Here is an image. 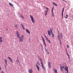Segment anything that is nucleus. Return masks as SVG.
Segmentation results:
<instances>
[{
  "label": "nucleus",
  "instance_id": "obj_1",
  "mask_svg": "<svg viewBox=\"0 0 73 73\" xmlns=\"http://www.w3.org/2000/svg\"><path fill=\"white\" fill-rule=\"evenodd\" d=\"M19 42H23V40H24V35H21V37H19Z\"/></svg>",
  "mask_w": 73,
  "mask_h": 73
},
{
  "label": "nucleus",
  "instance_id": "obj_2",
  "mask_svg": "<svg viewBox=\"0 0 73 73\" xmlns=\"http://www.w3.org/2000/svg\"><path fill=\"white\" fill-rule=\"evenodd\" d=\"M30 16L31 19V21L33 23H35V20L34 19V18L31 15H30Z\"/></svg>",
  "mask_w": 73,
  "mask_h": 73
},
{
  "label": "nucleus",
  "instance_id": "obj_3",
  "mask_svg": "<svg viewBox=\"0 0 73 73\" xmlns=\"http://www.w3.org/2000/svg\"><path fill=\"white\" fill-rule=\"evenodd\" d=\"M16 33L18 38H19L20 37V35L18 31H16Z\"/></svg>",
  "mask_w": 73,
  "mask_h": 73
},
{
  "label": "nucleus",
  "instance_id": "obj_4",
  "mask_svg": "<svg viewBox=\"0 0 73 73\" xmlns=\"http://www.w3.org/2000/svg\"><path fill=\"white\" fill-rule=\"evenodd\" d=\"M42 40L43 41V42L44 44V45L45 47H46V43H45V40H44V38H43V37H42Z\"/></svg>",
  "mask_w": 73,
  "mask_h": 73
},
{
  "label": "nucleus",
  "instance_id": "obj_5",
  "mask_svg": "<svg viewBox=\"0 0 73 73\" xmlns=\"http://www.w3.org/2000/svg\"><path fill=\"white\" fill-rule=\"evenodd\" d=\"M46 10H45L44 11L45 12V16H46V15H47V13H48V8H46Z\"/></svg>",
  "mask_w": 73,
  "mask_h": 73
},
{
  "label": "nucleus",
  "instance_id": "obj_6",
  "mask_svg": "<svg viewBox=\"0 0 73 73\" xmlns=\"http://www.w3.org/2000/svg\"><path fill=\"white\" fill-rule=\"evenodd\" d=\"M60 67L61 72H63V71L64 70V69H65V67H64V66H60Z\"/></svg>",
  "mask_w": 73,
  "mask_h": 73
},
{
  "label": "nucleus",
  "instance_id": "obj_7",
  "mask_svg": "<svg viewBox=\"0 0 73 73\" xmlns=\"http://www.w3.org/2000/svg\"><path fill=\"white\" fill-rule=\"evenodd\" d=\"M65 71H66L67 72L66 73H68V67L66 66V67H65Z\"/></svg>",
  "mask_w": 73,
  "mask_h": 73
},
{
  "label": "nucleus",
  "instance_id": "obj_8",
  "mask_svg": "<svg viewBox=\"0 0 73 73\" xmlns=\"http://www.w3.org/2000/svg\"><path fill=\"white\" fill-rule=\"evenodd\" d=\"M58 39L59 40H61V39L60 38V34H59V33H58Z\"/></svg>",
  "mask_w": 73,
  "mask_h": 73
},
{
  "label": "nucleus",
  "instance_id": "obj_9",
  "mask_svg": "<svg viewBox=\"0 0 73 73\" xmlns=\"http://www.w3.org/2000/svg\"><path fill=\"white\" fill-rule=\"evenodd\" d=\"M48 66L49 68H51L52 66H51V64H50V62H48Z\"/></svg>",
  "mask_w": 73,
  "mask_h": 73
},
{
  "label": "nucleus",
  "instance_id": "obj_10",
  "mask_svg": "<svg viewBox=\"0 0 73 73\" xmlns=\"http://www.w3.org/2000/svg\"><path fill=\"white\" fill-rule=\"evenodd\" d=\"M3 37H0V42L1 43H2L3 42Z\"/></svg>",
  "mask_w": 73,
  "mask_h": 73
},
{
  "label": "nucleus",
  "instance_id": "obj_11",
  "mask_svg": "<svg viewBox=\"0 0 73 73\" xmlns=\"http://www.w3.org/2000/svg\"><path fill=\"white\" fill-rule=\"evenodd\" d=\"M36 66L37 69L39 71V70H40V67H39L38 66L37 64L36 65Z\"/></svg>",
  "mask_w": 73,
  "mask_h": 73
},
{
  "label": "nucleus",
  "instance_id": "obj_12",
  "mask_svg": "<svg viewBox=\"0 0 73 73\" xmlns=\"http://www.w3.org/2000/svg\"><path fill=\"white\" fill-rule=\"evenodd\" d=\"M29 73H32V72H33V70H32V69H29Z\"/></svg>",
  "mask_w": 73,
  "mask_h": 73
},
{
  "label": "nucleus",
  "instance_id": "obj_13",
  "mask_svg": "<svg viewBox=\"0 0 73 73\" xmlns=\"http://www.w3.org/2000/svg\"><path fill=\"white\" fill-rule=\"evenodd\" d=\"M64 8H63V10H62V15L63 18H64V17H63V13H64Z\"/></svg>",
  "mask_w": 73,
  "mask_h": 73
},
{
  "label": "nucleus",
  "instance_id": "obj_14",
  "mask_svg": "<svg viewBox=\"0 0 73 73\" xmlns=\"http://www.w3.org/2000/svg\"><path fill=\"white\" fill-rule=\"evenodd\" d=\"M42 64V69H43V70H44H44H45V68L44 67V66L43 65V63L42 64Z\"/></svg>",
  "mask_w": 73,
  "mask_h": 73
},
{
  "label": "nucleus",
  "instance_id": "obj_15",
  "mask_svg": "<svg viewBox=\"0 0 73 73\" xmlns=\"http://www.w3.org/2000/svg\"><path fill=\"white\" fill-rule=\"evenodd\" d=\"M53 70L55 73H58V72H57V70H56L54 69V68L53 69Z\"/></svg>",
  "mask_w": 73,
  "mask_h": 73
},
{
  "label": "nucleus",
  "instance_id": "obj_16",
  "mask_svg": "<svg viewBox=\"0 0 73 73\" xmlns=\"http://www.w3.org/2000/svg\"><path fill=\"white\" fill-rule=\"evenodd\" d=\"M48 35L49 36H50L51 34H50V31L49 30L48 31Z\"/></svg>",
  "mask_w": 73,
  "mask_h": 73
},
{
  "label": "nucleus",
  "instance_id": "obj_17",
  "mask_svg": "<svg viewBox=\"0 0 73 73\" xmlns=\"http://www.w3.org/2000/svg\"><path fill=\"white\" fill-rule=\"evenodd\" d=\"M45 50H46V52H48V53H47V54H49V51H48V49L45 48Z\"/></svg>",
  "mask_w": 73,
  "mask_h": 73
},
{
  "label": "nucleus",
  "instance_id": "obj_18",
  "mask_svg": "<svg viewBox=\"0 0 73 73\" xmlns=\"http://www.w3.org/2000/svg\"><path fill=\"white\" fill-rule=\"evenodd\" d=\"M15 28H16V29H18V25H15Z\"/></svg>",
  "mask_w": 73,
  "mask_h": 73
},
{
  "label": "nucleus",
  "instance_id": "obj_19",
  "mask_svg": "<svg viewBox=\"0 0 73 73\" xmlns=\"http://www.w3.org/2000/svg\"><path fill=\"white\" fill-rule=\"evenodd\" d=\"M26 30L27 32L29 33V35H30V32L28 30V29H26Z\"/></svg>",
  "mask_w": 73,
  "mask_h": 73
},
{
  "label": "nucleus",
  "instance_id": "obj_20",
  "mask_svg": "<svg viewBox=\"0 0 73 73\" xmlns=\"http://www.w3.org/2000/svg\"><path fill=\"white\" fill-rule=\"evenodd\" d=\"M9 4L11 7H13V5L11 3H9Z\"/></svg>",
  "mask_w": 73,
  "mask_h": 73
},
{
  "label": "nucleus",
  "instance_id": "obj_21",
  "mask_svg": "<svg viewBox=\"0 0 73 73\" xmlns=\"http://www.w3.org/2000/svg\"><path fill=\"white\" fill-rule=\"evenodd\" d=\"M8 59H9V60H10L11 62H13V60H12V59H11V58H9V57H8Z\"/></svg>",
  "mask_w": 73,
  "mask_h": 73
},
{
  "label": "nucleus",
  "instance_id": "obj_22",
  "mask_svg": "<svg viewBox=\"0 0 73 73\" xmlns=\"http://www.w3.org/2000/svg\"><path fill=\"white\" fill-rule=\"evenodd\" d=\"M53 4L54 5H55V6H56V7H57V4L55 3L54 2H53Z\"/></svg>",
  "mask_w": 73,
  "mask_h": 73
},
{
  "label": "nucleus",
  "instance_id": "obj_23",
  "mask_svg": "<svg viewBox=\"0 0 73 73\" xmlns=\"http://www.w3.org/2000/svg\"><path fill=\"white\" fill-rule=\"evenodd\" d=\"M39 61L40 62L41 64H42V60H41V58H39Z\"/></svg>",
  "mask_w": 73,
  "mask_h": 73
},
{
  "label": "nucleus",
  "instance_id": "obj_24",
  "mask_svg": "<svg viewBox=\"0 0 73 73\" xmlns=\"http://www.w3.org/2000/svg\"><path fill=\"white\" fill-rule=\"evenodd\" d=\"M4 60L5 61V63L7 65V60H5V59H4Z\"/></svg>",
  "mask_w": 73,
  "mask_h": 73
},
{
  "label": "nucleus",
  "instance_id": "obj_25",
  "mask_svg": "<svg viewBox=\"0 0 73 73\" xmlns=\"http://www.w3.org/2000/svg\"><path fill=\"white\" fill-rule=\"evenodd\" d=\"M51 33V35L52 36V37L53 38L54 37V34L53 33Z\"/></svg>",
  "mask_w": 73,
  "mask_h": 73
},
{
  "label": "nucleus",
  "instance_id": "obj_26",
  "mask_svg": "<svg viewBox=\"0 0 73 73\" xmlns=\"http://www.w3.org/2000/svg\"><path fill=\"white\" fill-rule=\"evenodd\" d=\"M60 36L61 37V38H62V33H61L60 34Z\"/></svg>",
  "mask_w": 73,
  "mask_h": 73
},
{
  "label": "nucleus",
  "instance_id": "obj_27",
  "mask_svg": "<svg viewBox=\"0 0 73 73\" xmlns=\"http://www.w3.org/2000/svg\"><path fill=\"white\" fill-rule=\"evenodd\" d=\"M53 9H54V7H53L52 9V13H53Z\"/></svg>",
  "mask_w": 73,
  "mask_h": 73
},
{
  "label": "nucleus",
  "instance_id": "obj_28",
  "mask_svg": "<svg viewBox=\"0 0 73 73\" xmlns=\"http://www.w3.org/2000/svg\"><path fill=\"white\" fill-rule=\"evenodd\" d=\"M21 17L22 18V19H24V17L23 15Z\"/></svg>",
  "mask_w": 73,
  "mask_h": 73
},
{
  "label": "nucleus",
  "instance_id": "obj_29",
  "mask_svg": "<svg viewBox=\"0 0 73 73\" xmlns=\"http://www.w3.org/2000/svg\"><path fill=\"white\" fill-rule=\"evenodd\" d=\"M23 15H21V14L20 13V15H19V17H21Z\"/></svg>",
  "mask_w": 73,
  "mask_h": 73
},
{
  "label": "nucleus",
  "instance_id": "obj_30",
  "mask_svg": "<svg viewBox=\"0 0 73 73\" xmlns=\"http://www.w3.org/2000/svg\"><path fill=\"white\" fill-rule=\"evenodd\" d=\"M48 41V42L50 44L51 43L50 41L49 40H48V41Z\"/></svg>",
  "mask_w": 73,
  "mask_h": 73
},
{
  "label": "nucleus",
  "instance_id": "obj_31",
  "mask_svg": "<svg viewBox=\"0 0 73 73\" xmlns=\"http://www.w3.org/2000/svg\"><path fill=\"white\" fill-rule=\"evenodd\" d=\"M66 17H65V18H66V19H67L68 18V15H66Z\"/></svg>",
  "mask_w": 73,
  "mask_h": 73
},
{
  "label": "nucleus",
  "instance_id": "obj_32",
  "mask_svg": "<svg viewBox=\"0 0 73 73\" xmlns=\"http://www.w3.org/2000/svg\"><path fill=\"white\" fill-rule=\"evenodd\" d=\"M59 41L60 42V45H61V44H62V43H61V40H59Z\"/></svg>",
  "mask_w": 73,
  "mask_h": 73
},
{
  "label": "nucleus",
  "instance_id": "obj_33",
  "mask_svg": "<svg viewBox=\"0 0 73 73\" xmlns=\"http://www.w3.org/2000/svg\"><path fill=\"white\" fill-rule=\"evenodd\" d=\"M50 32H51V33H52V29H50Z\"/></svg>",
  "mask_w": 73,
  "mask_h": 73
},
{
  "label": "nucleus",
  "instance_id": "obj_34",
  "mask_svg": "<svg viewBox=\"0 0 73 73\" xmlns=\"http://www.w3.org/2000/svg\"><path fill=\"white\" fill-rule=\"evenodd\" d=\"M16 61V62H18L19 64H20V62H19V60H17Z\"/></svg>",
  "mask_w": 73,
  "mask_h": 73
},
{
  "label": "nucleus",
  "instance_id": "obj_35",
  "mask_svg": "<svg viewBox=\"0 0 73 73\" xmlns=\"http://www.w3.org/2000/svg\"><path fill=\"white\" fill-rule=\"evenodd\" d=\"M67 55L68 56H69V54H68V52L66 53Z\"/></svg>",
  "mask_w": 73,
  "mask_h": 73
},
{
  "label": "nucleus",
  "instance_id": "obj_36",
  "mask_svg": "<svg viewBox=\"0 0 73 73\" xmlns=\"http://www.w3.org/2000/svg\"><path fill=\"white\" fill-rule=\"evenodd\" d=\"M52 16L53 17V16H54V13H53V12H52Z\"/></svg>",
  "mask_w": 73,
  "mask_h": 73
},
{
  "label": "nucleus",
  "instance_id": "obj_37",
  "mask_svg": "<svg viewBox=\"0 0 73 73\" xmlns=\"http://www.w3.org/2000/svg\"><path fill=\"white\" fill-rule=\"evenodd\" d=\"M1 66L0 65V71H1Z\"/></svg>",
  "mask_w": 73,
  "mask_h": 73
},
{
  "label": "nucleus",
  "instance_id": "obj_38",
  "mask_svg": "<svg viewBox=\"0 0 73 73\" xmlns=\"http://www.w3.org/2000/svg\"><path fill=\"white\" fill-rule=\"evenodd\" d=\"M23 29H24V30H25V28L24 27V26H23Z\"/></svg>",
  "mask_w": 73,
  "mask_h": 73
},
{
  "label": "nucleus",
  "instance_id": "obj_39",
  "mask_svg": "<svg viewBox=\"0 0 73 73\" xmlns=\"http://www.w3.org/2000/svg\"><path fill=\"white\" fill-rule=\"evenodd\" d=\"M46 40L47 41H48V40H49L48 38H46Z\"/></svg>",
  "mask_w": 73,
  "mask_h": 73
},
{
  "label": "nucleus",
  "instance_id": "obj_40",
  "mask_svg": "<svg viewBox=\"0 0 73 73\" xmlns=\"http://www.w3.org/2000/svg\"><path fill=\"white\" fill-rule=\"evenodd\" d=\"M37 64L39 65H40V63H39V62H37Z\"/></svg>",
  "mask_w": 73,
  "mask_h": 73
},
{
  "label": "nucleus",
  "instance_id": "obj_41",
  "mask_svg": "<svg viewBox=\"0 0 73 73\" xmlns=\"http://www.w3.org/2000/svg\"><path fill=\"white\" fill-rule=\"evenodd\" d=\"M21 26H22V27H24L23 26V24H21Z\"/></svg>",
  "mask_w": 73,
  "mask_h": 73
},
{
  "label": "nucleus",
  "instance_id": "obj_42",
  "mask_svg": "<svg viewBox=\"0 0 73 73\" xmlns=\"http://www.w3.org/2000/svg\"><path fill=\"white\" fill-rule=\"evenodd\" d=\"M67 48H69V46L68 45H67Z\"/></svg>",
  "mask_w": 73,
  "mask_h": 73
},
{
  "label": "nucleus",
  "instance_id": "obj_43",
  "mask_svg": "<svg viewBox=\"0 0 73 73\" xmlns=\"http://www.w3.org/2000/svg\"><path fill=\"white\" fill-rule=\"evenodd\" d=\"M64 1V2H65V3H67V2L65 0H64V1Z\"/></svg>",
  "mask_w": 73,
  "mask_h": 73
},
{
  "label": "nucleus",
  "instance_id": "obj_44",
  "mask_svg": "<svg viewBox=\"0 0 73 73\" xmlns=\"http://www.w3.org/2000/svg\"><path fill=\"white\" fill-rule=\"evenodd\" d=\"M66 53H68V51H67V49H66Z\"/></svg>",
  "mask_w": 73,
  "mask_h": 73
},
{
  "label": "nucleus",
  "instance_id": "obj_45",
  "mask_svg": "<svg viewBox=\"0 0 73 73\" xmlns=\"http://www.w3.org/2000/svg\"><path fill=\"white\" fill-rule=\"evenodd\" d=\"M68 57L69 58V59H70V56H68Z\"/></svg>",
  "mask_w": 73,
  "mask_h": 73
},
{
  "label": "nucleus",
  "instance_id": "obj_46",
  "mask_svg": "<svg viewBox=\"0 0 73 73\" xmlns=\"http://www.w3.org/2000/svg\"><path fill=\"white\" fill-rule=\"evenodd\" d=\"M45 38H47V37H46V36H45Z\"/></svg>",
  "mask_w": 73,
  "mask_h": 73
},
{
  "label": "nucleus",
  "instance_id": "obj_47",
  "mask_svg": "<svg viewBox=\"0 0 73 73\" xmlns=\"http://www.w3.org/2000/svg\"><path fill=\"white\" fill-rule=\"evenodd\" d=\"M8 29H7V31H8Z\"/></svg>",
  "mask_w": 73,
  "mask_h": 73
},
{
  "label": "nucleus",
  "instance_id": "obj_48",
  "mask_svg": "<svg viewBox=\"0 0 73 73\" xmlns=\"http://www.w3.org/2000/svg\"><path fill=\"white\" fill-rule=\"evenodd\" d=\"M44 8H45V6H44Z\"/></svg>",
  "mask_w": 73,
  "mask_h": 73
},
{
  "label": "nucleus",
  "instance_id": "obj_49",
  "mask_svg": "<svg viewBox=\"0 0 73 73\" xmlns=\"http://www.w3.org/2000/svg\"><path fill=\"white\" fill-rule=\"evenodd\" d=\"M47 52V53H48V52Z\"/></svg>",
  "mask_w": 73,
  "mask_h": 73
},
{
  "label": "nucleus",
  "instance_id": "obj_50",
  "mask_svg": "<svg viewBox=\"0 0 73 73\" xmlns=\"http://www.w3.org/2000/svg\"><path fill=\"white\" fill-rule=\"evenodd\" d=\"M41 46H42V45H41Z\"/></svg>",
  "mask_w": 73,
  "mask_h": 73
}]
</instances>
